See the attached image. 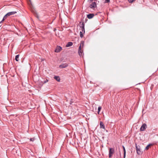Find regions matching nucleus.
<instances>
[{
	"label": "nucleus",
	"instance_id": "dca6fc26",
	"mask_svg": "<svg viewBox=\"0 0 158 158\" xmlns=\"http://www.w3.org/2000/svg\"><path fill=\"white\" fill-rule=\"evenodd\" d=\"M123 150H124V158L125 156L126 155V151L124 147H123Z\"/></svg>",
	"mask_w": 158,
	"mask_h": 158
},
{
	"label": "nucleus",
	"instance_id": "20e7f679",
	"mask_svg": "<svg viewBox=\"0 0 158 158\" xmlns=\"http://www.w3.org/2000/svg\"><path fill=\"white\" fill-rule=\"evenodd\" d=\"M136 149L137 153L138 155H140L141 154L142 152L140 150V147L139 146H137V144H135Z\"/></svg>",
	"mask_w": 158,
	"mask_h": 158
},
{
	"label": "nucleus",
	"instance_id": "4be33fe9",
	"mask_svg": "<svg viewBox=\"0 0 158 158\" xmlns=\"http://www.w3.org/2000/svg\"><path fill=\"white\" fill-rule=\"evenodd\" d=\"M48 81V80H47L46 81H44V83H46Z\"/></svg>",
	"mask_w": 158,
	"mask_h": 158
},
{
	"label": "nucleus",
	"instance_id": "0eeeda50",
	"mask_svg": "<svg viewBox=\"0 0 158 158\" xmlns=\"http://www.w3.org/2000/svg\"><path fill=\"white\" fill-rule=\"evenodd\" d=\"M147 128V125L145 123L143 124L140 128V131H144Z\"/></svg>",
	"mask_w": 158,
	"mask_h": 158
},
{
	"label": "nucleus",
	"instance_id": "9d476101",
	"mask_svg": "<svg viewBox=\"0 0 158 158\" xmlns=\"http://www.w3.org/2000/svg\"><path fill=\"white\" fill-rule=\"evenodd\" d=\"M100 125L101 128H103L104 129H105V127L103 123L102 122H100Z\"/></svg>",
	"mask_w": 158,
	"mask_h": 158
},
{
	"label": "nucleus",
	"instance_id": "412c9836",
	"mask_svg": "<svg viewBox=\"0 0 158 158\" xmlns=\"http://www.w3.org/2000/svg\"><path fill=\"white\" fill-rule=\"evenodd\" d=\"M110 2V0H105V2L106 3L109 2Z\"/></svg>",
	"mask_w": 158,
	"mask_h": 158
},
{
	"label": "nucleus",
	"instance_id": "f03ea898",
	"mask_svg": "<svg viewBox=\"0 0 158 158\" xmlns=\"http://www.w3.org/2000/svg\"><path fill=\"white\" fill-rule=\"evenodd\" d=\"M17 13V12L16 11H11L10 12H9L6 15L4 16L2 20L1 21L0 23H1L4 20V19H6V17L8 16H9L12 15H14L16 13Z\"/></svg>",
	"mask_w": 158,
	"mask_h": 158
},
{
	"label": "nucleus",
	"instance_id": "7ed1b4c3",
	"mask_svg": "<svg viewBox=\"0 0 158 158\" xmlns=\"http://www.w3.org/2000/svg\"><path fill=\"white\" fill-rule=\"evenodd\" d=\"M81 30L82 31H81L80 32V37L81 38H82L83 36V32H84V33H85V28H84V26L83 24H82L81 26Z\"/></svg>",
	"mask_w": 158,
	"mask_h": 158
},
{
	"label": "nucleus",
	"instance_id": "ddd939ff",
	"mask_svg": "<svg viewBox=\"0 0 158 158\" xmlns=\"http://www.w3.org/2000/svg\"><path fill=\"white\" fill-rule=\"evenodd\" d=\"M54 78L58 81H60V79L59 76H55L54 77Z\"/></svg>",
	"mask_w": 158,
	"mask_h": 158
},
{
	"label": "nucleus",
	"instance_id": "9b49d317",
	"mask_svg": "<svg viewBox=\"0 0 158 158\" xmlns=\"http://www.w3.org/2000/svg\"><path fill=\"white\" fill-rule=\"evenodd\" d=\"M94 16V15L93 14H89L87 15V17L89 19H90L92 18Z\"/></svg>",
	"mask_w": 158,
	"mask_h": 158
},
{
	"label": "nucleus",
	"instance_id": "aec40b11",
	"mask_svg": "<svg viewBox=\"0 0 158 158\" xmlns=\"http://www.w3.org/2000/svg\"><path fill=\"white\" fill-rule=\"evenodd\" d=\"M94 0H88V2L89 3L91 2Z\"/></svg>",
	"mask_w": 158,
	"mask_h": 158
},
{
	"label": "nucleus",
	"instance_id": "a211bd4d",
	"mask_svg": "<svg viewBox=\"0 0 158 158\" xmlns=\"http://www.w3.org/2000/svg\"><path fill=\"white\" fill-rule=\"evenodd\" d=\"M34 140H35V138H30V140L31 141H32V142H33L34 141Z\"/></svg>",
	"mask_w": 158,
	"mask_h": 158
},
{
	"label": "nucleus",
	"instance_id": "2eb2a0df",
	"mask_svg": "<svg viewBox=\"0 0 158 158\" xmlns=\"http://www.w3.org/2000/svg\"><path fill=\"white\" fill-rule=\"evenodd\" d=\"M102 109V107L100 106H99L98 108V114H99L100 111V110H101Z\"/></svg>",
	"mask_w": 158,
	"mask_h": 158
},
{
	"label": "nucleus",
	"instance_id": "423d86ee",
	"mask_svg": "<svg viewBox=\"0 0 158 158\" xmlns=\"http://www.w3.org/2000/svg\"><path fill=\"white\" fill-rule=\"evenodd\" d=\"M97 5L96 3L95 2H93L90 5L89 7L92 9H94L96 7Z\"/></svg>",
	"mask_w": 158,
	"mask_h": 158
},
{
	"label": "nucleus",
	"instance_id": "6e6552de",
	"mask_svg": "<svg viewBox=\"0 0 158 158\" xmlns=\"http://www.w3.org/2000/svg\"><path fill=\"white\" fill-rule=\"evenodd\" d=\"M62 49V48L60 46H57L55 50V52H59Z\"/></svg>",
	"mask_w": 158,
	"mask_h": 158
},
{
	"label": "nucleus",
	"instance_id": "f8f14e48",
	"mask_svg": "<svg viewBox=\"0 0 158 158\" xmlns=\"http://www.w3.org/2000/svg\"><path fill=\"white\" fill-rule=\"evenodd\" d=\"M73 43L72 42H69L66 45V47H69L72 46L73 45Z\"/></svg>",
	"mask_w": 158,
	"mask_h": 158
},
{
	"label": "nucleus",
	"instance_id": "1a4fd4ad",
	"mask_svg": "<svg viewBox=\"0 0 158 158\" xmlns=\"http://www.w3.org/2000/svg\"><path fill=\"white\" fill-rule=\"evenodd\" d=\"M68 64L67 63L63 64L59 66L60 68H64L68 66Z\"/></svg>",
	"mask_w": 158,
	"mask_h": 158
},
{
	"label": "nucleus",
	"instance_id": "f257e3e1",
	"mask_svg": "<svg viewBox=\"0 0 158 158\" xmlns=\"http://www.w3.org/2000/svg\"><path fill=\"white\" fill-rule=\"evenodd\" d=\"M84 45V41H81L79 47L78 51V54L80 56H83V50H82V48H83Z\"/></svg>",
	"mask_w": 158,
	"mask_h": 158
},
{
	"label": "nucleus",
	"instance_id": "39448f33",
	"mask_svg": "<svg viewBox=\"0 0 158 158\" xmlns=\"http://www.w3.org/2000/svg\"><path fill=\"white\" fill-rule=\"evenodd\" d=\"M114 152V149L113 148H110L109 151V157H111Z\"/></svg>",
	"mask_w": 158,
	"mask_h": 158
},
{
	"label": "nucleus",
	"instance_id": "6ab92c4d",
	"mask_svg": "<svg viewBox=\"0 0 158 158\" xmlns=\"http://www.w3.org/2000/svg\"><path fill=\"white\" fill-rule=\"evenodd\" d=\"M129 2L131 3L133 2L135 0H128Z\"/></svg>",
	"mask_w": 158,
	"mask_h": 158
},
{
	"label": "nucleus",
	"instance_id": "f3484780",
	"mask_svg": "<svg viewBox=\"0 0 158 158\" xmlns=\"http://www.w3.org/2000/svg\"><path fill=\"white\" fill-rule=\"evenodd\" d=\"M150 146V144H149L148 145L147 147H146L145 148V150H148V148H149V147Z\"/></svg>",
	"mask_w": 158,
	"mask_h": 158
},
{
	"label": "nucleus",
	"instance_id": "4468645a",
	"mask_svg": "<svg viewBox=\"0 0 158 158\" xmlns=\"http://www.w3.org/2000/svg\"><path fill=\"white\" fill-rule=\"evenodd\" d=\"M19 55H16V56H15V60L16 61H19Z\"/></svg>",
	"mask_w": 158,
	"mask_h": 158
}]
</instances>
